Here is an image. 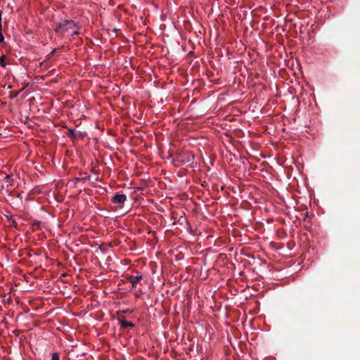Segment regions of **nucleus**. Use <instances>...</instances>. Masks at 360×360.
<instances>
[{"label":"nucleus","mask_w":360,"mask_h":360,"mask_svg":"<svg viewBox=\"0 0 360 360\" xmlns=\"http://www.w3.org/2000/svg\"><path fill=\"white\" fill-rule=\"evenodd\" d=\"M76 26V24L72 20H65L62 22L56 24L54 28L56 32L63 34L70 29H72Z\"/></svg>","instance_id":"1"},{"label":"nucleus","mask_w":360,"mask_h":360,"mask_svg":"<svg viewBox=\"0 0 360 360\" xmlns=\"http://www.w3.org/2000/svg\"><path fill=\"white\" fill-rule=\"evenodd\" d=\"M178 160L184 164L192 165L194 161V155L190 152H182L178 155Z\"/></svg>","instance_id":"2"},{"label":"nucleus","mask_w":360,"mask_h":360,"mask_svg":"<svg viewBox=\"0 0 360 360\" xmlns=\"http://www.w3.org/2000/svg\"><path fill=\"white\" fill-rule=\"evenodd\" d=\"M127 200V195L125 194L117 193L112 198V202L117 204L120 207H122L124 203Z\"/></svg>","instance_id":"3"},{"label":"nucleus","mask_w":360,"mask_h":360,"mask_svg":"<svg viewBox=\"0 0 360 360\" xmlns=\"http://www.w3.org/2000/svg\"><path fill=\"white\" fill-rule=\"evenodd\" d=\"M127 280L131 283L133 288H136V285L143 279L141 275L128 276Z\"/></svg>","instance_id":"4"},{"label":"nucleus","mask_w":360,"mask_h":360,"mask_svg":"<svg viewBox=\"0 0 360 360\" xmlns=\"http://www.w3.org/2000/svg\"><path fill=\"white\" fill-rule=\"evenodd\" d=\"M67 136L72 140H77L81 137L80 132L77 131L74 129L68 128Z\"/></svg>","instance_id":"5"},{"label":"nucleus","mask_w":360,"mask_h":360,"mask_svg":"<svg viewBox=\"0 0 360 360\" xmlns=\"http://www.w3.org/2000/svg\"><path fill=\"white\" fill-rule=\"evenodd\" d=\"M120 323L121 327L122 328H126L127 327H131V328L134 327V324L132 322L127 321L124 319V318L120 319Z\"/></svg>","instance_id":"6"},{"label":"nucleus","mask_w":360,"mask_h":360,"mask_svg":"<svg viewBox=\"0 0 360 360\" xmlns=\"http://www.w3.org/2000/svg\"><path fill=\"white\" fill-rule=\"evenodd\" d=\"M6 58V56H3L0 58V65L2 67H6V63L5 62Z\"/></svg>","instance_id":"7"},{"label":"nucleus","mask_w":360,"mask_h":360,"mask_svg":"<svg viewBox=\"0 0 360 360\" xmlns=\"http://www.w3.org/2000/svg\"><path fill=\"white\" fill-rule=\"evenodd\" d=\"M51 360H60L59 354L57 352H54L51 355Z\"/></svg>","instance_id":"8"},{"label":"nucleus","mask_w":360,"mask_h":360,"mask_svg":"<svg viewBox=\"0 0 360 360\" xmlns=\"http://www.w3.org/2000/svg\"><path fill=\"white\" fill-rule=\"evenodd\" d=\"M4 40V37L1 32V26L0 25V43L3 42Z\"/></svg>","instance_id":"9"},{"label":"nucleus","mask_w":360,"mask_h":360,"mask_svg":"<svg viewBox=\"0 0 360 360\" xmlns=\"http://www.w3.org/2000/svg\"><path fill=\"white\" fill-rule=\"evenodd\" d=\"M9 221H11V224L13 226H17V223L15 222V220H13L12 219V217H11L10 218H8Z\"/></svg>","instance_id":"10"},{"label":"nucleus","mask_w":360,"mask_h":360,"mask_svg":"<svg viewBox=\"0 0 360 360\" xmlns=\"http://www.w3.org/2000/svg\"><path fill=\"white\" fill-rule=\"evenodd\" d=\"M5 178L6 179V181L9 182L10 179H11V176L10 175H6Z\"/></svg>","instance_id":"11"},{"label":"nucleus","mask_w":360,"mask_h":360,"mask_svg":"<svg viewBox=\"0 0 360 360\" xmlns=\"http://www.w3.org/2000/svg\"><path fill=\"white\" fill-rule=\"evenodd\" d=\"M79 34V32L78 31H75L72 34V37H75V35H77Z\"/></svg>","instance_id":"12"},{"label":"nucleus","mask_w":360,"mask_h":360,"mask_svg":"<svg viewBox=\"0 0 360 360\" xmlns=\"http://www.w3.org/2000/svg\"><path fill=\"white\" fill-rule=\"evenodd\" d=\"M56 52V49H53L51 53H50V55L51 56H53Z\"/></svg>","instance_id":"13"},{"label":"nucleus","mask_w":360,"mask_h":360,"mask_svg":"<svg viewBox=\"0 0 360 360\" xmlns=\"http://www.w3.org/2000/svg\"><path fill=\"white\" fill-rule=\"evenodd\" d=\"M36 224L39 225V221H37V222L34 224V225H36Z\"/></svg>","instance_id":"14"},{"label":"nucleus","mask_w":360,"mask_h":360,"mask_svg":"<svg viewBox=\"0 0 360 360\" xmlns=\"http://www.w3.org/2000/svg\"><path fill=\"white\" fill-rule=\"evenodd\" d=\"M75 181H79V178H76Z\"/></svg>","instance_id":"15"}]
</instances>
